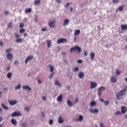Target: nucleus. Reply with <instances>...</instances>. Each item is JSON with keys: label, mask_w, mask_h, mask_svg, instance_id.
<instances>
[{"label": "nucleus", "mask_w": 127, "mask_h": 127, "mask_svg": "<svg viewBox=\"0 0 127 127\" xmlns=\"http://www.w3.org/2000/svg\"><path fill=\"white\" fill-rule=\"evenodd\" d=\"M12 75V73L11 72H8L7 74V78H8V79H10V78H11Z\"/></svg>", "instance_id": "nucleus-31"}, {"label": "nucleus", "mask_w": 127, "mask_h": 127, "mask_svg": "<svg viewBox=\"0 0 127 127\" xmlns=\"http://www.w3.org/2000/svg\"><path fill=\"white\" fill-rule=\"evenodd\" d=\"M62 99H63V95L61 94L57 98V101L58 102H62Z\"/></svg>", "instance_id": "nucleus-17"}, {"label": "nucleus", "mask_w": 127, "mask_h": 127, "mask_svg": "<svg viewBox=\"0 0 127 127\" xmlns=\"http://www.w3.org/2000/svg\"><path fill=\"white\" fill-rule=\"evenodd\" d=\"M12 51V49L11 48H9L8 49H6L5 50V53H10V52H11V51Z\"/></svg>", "instance_id": "nucleus-30"}, {"label": "nucleus", "mask_w": 127, "mask_h": 127, "mask_svg": "<svg viewBox=\"0 0 127 127\" xmlns=\"http://www.w3.org/2000/svg\"><path fill=\"white\" fill-rule=\"evenodd\" d=\"M116 73V75H117V76H119L121 74V71H120V70L119 69H117Z\"/></svg>", "instance_id": "nucleus-38"}, {"label": "nucleus", "mask_w": 127, "mask_h": 127, "mask_svg": "<svg viewBox=\"0 0 127 127\" xmlns=\"http://www.w3.org/2000/svg\"><path fill=\"white\" fill-rule=\"evenodd\" d=\"M35 22H37L38 21V19H37V16H36L35 18Z\"/></svg>", "instance_id": "nucleus-50"}, {"label": "nucleus", "mask_w": 127, "mask_h": 127, "mask_svg": "<svg viewBox=\"0 0 127 127\" xmlns=\"http://www.w3.org/2000/svg\"><path fill=\"white\" fill-rule=\"evenodd\" d=\"M55 85H56V86H59V87H61V84L60 83V82H59V80H56V81L55 82Z\"/></svg>", "instance_id": "nucleus-20"}, {"label": "nucleus", "mask_w": 127, "mask_h": 127, "mask_svg": "<svg viewBox=\"0 0 127 127\" xmlns=\"http://www.w3.org/2000/svg\"><path fill=\"white\" fill-rule=\"evenodd\" d=\"M20 88H21V86L20 85V84H19L15 88V90H19V89H20Z\"/></svg>", "instance_id": "nucleus-39"}, {"label": "nucleus", "mask_w": 127, "mask_h": 127, "mask_svg": "<svg viewBox=\"0 0 127 127\" xmlns=\"http://www.w3.org/2000/svg\"><path fill=\"white\" fill-rule=\"evenodd\" d=\"M89 111L90 113H92V114H97V113H99V110H98L97 109H93L92 108H90L89 109Z\"/></svg>", "instance_id": "nucleus-9"}, {"label": "nucleus", "mask_w": 127, "mask_h": 127, "mask_svg": "<svg viewBox=\"0 0 127 127\" xmlns=\"http://www.w3.org/2000/svg\"><path fill=\"white\" fill-rule=\"evenodd\" d=\"M69 22H70V21L68 19H65L64 20V22L63 23L64 26H66V25H68L69 24Z\"/></svg>", "instance_id": "nucleus-13"}, {"label": "nucleus", "mask_w": 127, "mask_h": 127, "mask_svg": "<svg viewBox=\"0 0 127 127\" xmlns=\"http://www.w3.org/2000/svg\"><path fill=\"white\" fill-rule=\"evenodd\" d=\"M52 124H53V120L52 119H51L50 120V121H49V124L52 125Z\"/></svg>", "instance_id": "nucleus-47"}, {"label": "nucleus", "mask_w": 127, "mask_h": 127, "mask_svg": "<svg viewBox=\"0 0 127 127\" xmlns=\"http://www.w3.org/2000/svg\"><path fill=\"white\" fill-rule=\"evenodd\" d=\"M58 122L59 124H63V123H64V121L63 120V119H62V117L60 116Z\"/></svg>", "instance_id": "nucleus-19"}, {"label": "nucleus", "mask_w": 127, "mask_h": 127, "mask_svg": "<svg viewBox=\"0 0 127 127\" xmlns=\"http://www.w3.org/2000/svg\"><path fill=\"white\" fill-rule=\"evenodd\" d=\"M90 105L91 107H94V106H96V105H97V103H96V102L95 101H92L91 102Z\"/></svg>", "instance_id": "nucleus-32"}, {"label": "nucleus", "mask_w": 127, "mask_h": 127, "mask_svg": "<svg viewBox=\"0 0 127 127\" xmlns=\"http://www.w3.org/2000/svg\"><path fill=\"white\" fill-rule=\"evenodd\" d=\"M100 101H101V102H105V100L102 98L100 99Z\"/></svg>", "instance_id": "nucleus-61"}, {"label": "nucleus", "mask_w": 127, "mask_h": 127, "mask_svg": "<svg viewBox=\"0 0 127 127\" xmlns=\"http://www.w3.org/2000/svg\"><path fill=\"white\" fill-rule=\"evenodd\" d=\"M121 29L122 30H127V25H121Z\"/></svg>", "instance_id": "nucleus-16"}, {"label": "nucleus", "mask_w": 127, "mask_h": 127, "mask_svg": "<svg viewBox=\"0 0 127 127\" xmlns=\"http://www.w3.org/2000/svg\"><path fill=\"white\" fill-rule=\"evenodd\" d=\"M23 89L24 90H28L29 91H31V88H30L28 85H25L23 86Z\"/></svg>", "instance_id": "nucleus-15"}, {"label": "nucleus", "mask_w": 127, "mask_h": 127, "mask_svg": "<svg viewBox=\"0 0 127 127\" xmlns=\"http://www.w3.org/2000/svg\"><path fill=\"white\" fill-rule=\"evenodd\" d=\"M111 81L112 83H117V78L115 76H112L111 77Z\"/></svg>", "instance_id": "nucleus-18"}, {"label": "nucleus", "mask_w": 127, "mask_h": 127, "mask_svg": "<svg viewBox=\"0 0 127 127\" xmlns=\"http://www.w3.org/2000/svg\"><path fill=\"white\" fill-rule=\"evenodd\" d=\"M11 116L12 117H19L21 116V113H20V112H15L12 114Z\"/></svg>", "instance_id": "nucleus-8"}, {"label": "nucleus", "mask_w": 127, "mask_h": 127, "mask_svg": "<svg viewBox=\"0 0 127 127\" xmlns=\"http://www.w3.org/2000/svg\"><path fill=\"white\" fill-rule=\"evenodd\" d=\"M104 105H105V106H108V105H109V101H105L104 103Z\"/></svg>", "instance_id": "nucleus-49"}, {"label": "nucleus", "mask_w": 127, "mask_h": 127, "mask_svg": "<svg viewBox=\"0 0 127 127\" xmlns=\"http://www.w3.org/2000/svg\"><path fill=\"white\" fill-rule=\"evenodd\" d=\"M47 30V28H42V31H46Z\"/></svg>", "instance_id": "nucleus-55"}, {"label": "nucleus", "mask_w": 127, "mask_h": 127, "mask_svg": "<svg viewBox=\"0 0 127 127\" xmlns=\"http://www.w3.org/2000/svg\"><path fill=\"white\" fill-rule=\"evenodd\" d=\"M67 41V39L65 38L60 39L57 41L58 44H60V43H64Z\"/></svg>", "instance_id": "nucleus-5"}, {"label": "nucleus", "mask_w": 127, "mask_h": 127, "mask_svg": "<svg viewBox=\"0 0 127 127\" xmlns=\"http://www.w3.org/2000/svg\"><path fill=\"white\" fill-rule=\"evenodd\" d=\"M32 59H33V56H28L25 60V63L27 64L28 61H30Z\"/></svg>", "instance_id": "nucleus-10"}, {"label": "nucleus", "mask_w": 127, "mask_h": 127, "mask_svg": "<svg viewBox=\"0 0 127 127\" xmlns=\"http://www.w3.org/2000/svg\"><path fill=\"white\" fill-rule=\"evenodd\" d=\"M30 110V108H29V107H25V111H27V112H28Z\"/></svg>", "instance_id": "nucleus-43"}, {"label": "nucleus", "mask_w": 127, "mask_h": 127, "mask_svg": "<svg viewBox=\"0 0 127 127\" xmlns=\"http://www.w3.org/2000/svg\"><path fill=\"white\" fill-rule=\"evenodd\" d=\"M49 67H50V71L51 72H53L54 71V67H53V66L51 64L49 65Z\"/></svg>", "instance_id": "nucleus-28"}, {"label": "nucleus", "mask_w": 127, "mask_h": 127, "mask_svg": "<svg viewBox=\"0 0 127 127\" xmlns=\"http://www.w3.org/2000/svg\"><path fill=\"white\" fill-rule=\"evenodd\" d=\"M22 127H26V124L25 123H22L21 124Z\"/></svg>", "instance_id": "nucleus-53"}, {"label": "nucleus", "mask_w": 127, "mask_h": 127, "mask_svg": "<svg viewBox=\"0 0 127 127\" xmlns=\"http://www.w3.org/2000/svg\"><path fill=\"white\" fill-rule=\"evenodd\" d=\"M90 84H91V87H90L91 89H95V88H96V87L98 86V84H97V83L94 82L93 81H91Z\"/></svg>", "instance_id": "nucleus-6"}, {"label": "nucleus", "mask_w": 127, "mask_h": 127, "mask_svg": "<svg viewBox=\"0 0 127 127\" xmlns=\"http://www.w3.org/2000/svg\"><path fill=\"white\" fill-rule=\"evenodd\" d=\"M83 119H84V117H83V116L80 115L78 119V121H79V122H82Z\"/></svg>", "instance_id": "nucleus-27"}, {"label": "nucleus", "mask_w": 127, "mask_h": 127, "mask_svg": "<svg viewBox=\"0 0 127 127\" xmlns=\"http://www.w3.org/2000/svg\"><path fill=\"white\" fill-rule=\"evenodd\" d=\"M49 25L52 27V28H54V27H55V20L49 22Z\"/></svg>", "instance_id": "nucleus-7"}, {"label": "nucleus", "mask_w": 127, "mask_h": 127, "mask_svg": "<svg viewBox=\"0 0 127 127\" xmlns=\"http://www.w3.org/2000/svg\"><path fill=\"white\" fill-rule=\"evenodd\" d=\"M73 72H77V71H79V68L77 67H75L74 68L72 69Z\"/></svg>", "instance_id": "nucleus-36"}, {"label": "nucleus", "mask_w": 127, "mask_h": 127, "mask_svg": "<svg viewBox=\"0 0 127 127\" xmlns=\"http://www.w3.org/2000/svg\"><path fill=\"white\" fill-rule=\"evenodd\" d=\"M78 101H79V100L78 99V98H77L76 99L75 103L76 104V103H77V102H78Z\"/></svg>", "instance_id": "nucleus-63"}, {"label": "nucleus", "mask_w": 127, "mask_h": 127, "mask_svg": "<svg viewBox=\"0 0 127 127\" xmlns=\"http://www.w3.org/2000/svg\"><path fill=\"white\" fill-rule=\"evenodd\" d=\"M113 2H115V3H118L119 2V0H113Z\"/></svg>", "instance_id": "nucleus-51"}, {"label": "nucleus", "mask_w": 127, "mask_h": 127, "mask_svg": "<svg viewBox=\"0 0 127 127\" xmlns=\"http://www.w3.org/2000/svg\"><path fill=\"white\" fill-rule=\"evenodd\" d=\"M77 63L79 64H81V63H83V61H82V60H78L77 61Z\"/></svg>", "instance_id": "nucleus-44"}, {"label": "nucleus", "mask_w": 127, "mask_h": 127, "mask_svg": "<svg viewBox=\"0 0 127 127\" xmlns=\"http://www.w3.org/2000/svg\"><path fill=\"white\" fill-rule=\"evenodd\" d=\"M1 106L4 108L5 110H8V107H6L5 105H4V104L2 103Z\"/></svg>", "instance_id": "nucleus-35"}, {"label": "nucleus", "mask_w": 127, "mask_h": 127, "mask_svg": "<svg viewBox=\"0 0 127 127\" xmlns=\"http://www.w3.org/2000/svg\"><path fill=\"white\" fill-rule=\"evenodd\" d=\"M53 75H54V72H52L50 75V79L53 78Z\"/></svg>", "instance_id": "nucleus-41"}, {"label": "nucleus", "mask_w": 127, "mask_h": 127, "mask_svg": "<svg viewBox=\"0 0 127 127\" xmlns=\"http://www.w3.org/2000/svg\"><path fill=\"white\" fill-rule=\"evenodd\" d=\"M15 36L16 37V38H19L20 37V36L18 34H15Z\"/></svg>", "instance_id": "nucleus-46"}, {"label": "nucleus", "mask_w": 127, "mask_h": 127, "mask_svg": "<svg viewBox=\"0 0 127 127\" xmlns=\"http://www.w3.org/2000/svg\"><path fill=\"white\" fill-rule=\"evenodd\" d=\"M24 27V24L22 23H20V28H23Z\"/></svg>", "instance_id": "nucleus-40"}, {"label": "nucleus", "mask_w": 127, "mask_h": 127, "mask_svg": "<svg viewBox=\"0 0 127 127\" xmlns=\"http://www.w3.org/2000/svg\"><path fill=\"white\" fill-rule=\"evenodd\" d=\"M69 5H70V3L68 2L66 5L65 7H68Z\"/></svg>", "instance_id": "nucleus-58"}, {"label": "nucleus", "mask_w": 127, "mask_h": 127, "mask_svg": "<svg viewBox=\"0 0 127 127\" xmlns=\"http://www.w3.org/2000/svg\"><path fill=\"white\" fill-rule=\"evenodd\" d=\"M67 104L68 107H72L73 106V103L70 100H67Z\"/></svg>", "instance_id": "nucleus-21"}, {"label": "nucleus", "mask_w": 127, "mask_h": 127, "mask_svg": "<svg viewBox=\"0 0 127 127\" xmlns=\"http://www.w3.org/2000/svg\"><path fill=\"white\" fill-rule=\"evenodd\" d=\"M117 10H119L120 11H122V10H124V6H120L119 9H117Z\"/></svg>", "instance_id": "nucleus-34"}, {"label": "nucleus", "mask_w": 127, "mask_h": 127, "mask_svg": "<svg viewBox=\"0 0 127 127\" xmlns=\"http://www.w3.org/2000/svg\"><path fill=\"white\" fill-rule=\"evenodd\" d=\"M47 43L48 48H50V46H51V41L50 40H48L47 41Z\"/></svg>", "instance_id": "nucleus-26"}, {"label": "nucleus", "mask_w": 127, "mask_h": 127, "mask_svg": "<svg viewBox=\"0 0 127 127\" xmlns=\"http://www.w3.org/2000/svg\"><path fill=\"white\" fill-rule=\"evenodd\" d=\"M127 93V88H124L123 90L120 91L116 93L117 100H121L120 97L124 96Z\"/></svg>", "instance_id": "nucleus-1"}, {"label": "nucleus", "mask_w": 127, "mask_h": 127, "mask_svg": "<svg viewBox=\"0 0 127 127\" xmlns=\"http://www.w3.org/2000/svg\"><path fill=\"white\" fill-rule=\"evenodd\" d=\"M80 34V30H75L74 35H79Z\"/></svg>", "instance_id": "nucleus-24"}, {"label": "nucleus", "mask_w": 127, "mask_h": 127, "mask_svg": "<svg viewBox=\"0 0 127 127\" xmlns=\"http://www.w3.org/2000/svg\"><path fill=\"white\" fill-rule=\"evenodd\" d=\"M6 57L8 60H10V61H12V59L13 58V55L11 53H8L6 55Z\"/></svg>", "instance_id": "nucleus-4"}, {"label": "nucleus", "mask_w": 127, "mask_h": 127, "mask_svg": "<svg viewBox=\"0 0 127 127\" xmlns=\"http://www.w3.org/2000/svg\"><path fill=\"white\" fill-rule=\"evenodd\" d=\"M10 70V66H9L7 68V71H9Z\"/></svg>", "instance_id": "nucleus-62"}, {"label": "nucleus", "mask_w": 127, "mask_h": 127, "mask_svg": "<svg viewBox=\"0 0 127 127\" xmlns=\"http://www.w3.org/2000/svg\"><path fill=\"white\" fill-rule=\"evenodd\" d=\"M56 1L58 3H60L61 2V0H56Z\"/></svg>", "instance_id": "nucleus-59"}, {"label": "nucleus", "mask_w": 127, "mask_h": 127, "mask_svg": "<svg viewBox=\"0 0 127 127\" xmlns=\"http://www.w3.org/2000/svg\"><path fill=\"white\" fill-rule=\"evenodd\" d=\"M42 99H43V100H44V101H46V100H47V98L45 96H43Z\"/></svg>", "instance_id": "nucleus-54"}, {"label": "nucleus", "mask_w": 127, "mask_h": 127, "mask_svg": "<svg viewBox=\"0 0 127 127\" xmlns=\"http://www.w3.org/2000/svg\"><path fill=\"white\" fill-rule=\"evenodd\" d=\"M9 104L11 106H14V105H16V104H17V101H16V100H14V101L9 100Z\"/></svg>", "instance_id": "nucleus-11"}, {"label": "nucleus", "mask_w": 127, "mask_h": 127, "mask_svg": "<svg viewBox=\"0 0 127 127\" xmlns=\"http://www.w3.org/2000/svg\"><path fill=\"white\" fill-rule=\"evenodd\" d=\"M73 41L74 42H77V38L74 37V39H73Z\"/></svg>", "instance_id": "nucleus-56"}, {"label": "nucleus", "mask_w": 127, "mask_h": 127, "mask_svg": "<svg viewBox=\"0 0 127 127\" xmlns=\"http://www.w3.org/2000/svg\"><path fill=\"white\" fill-rule=\"evenodd\" d=\"M12 25V23L11 22H9V23L8 24V27H11Z\"/></svg>", "instance_id": "nucleus-45"}, {"label": "nucleus", "mask_w": 127, "mask_h": 127, "mask_svg": "<svg viewBox=\"0 0 127 127\" xmlns=\"http://www.w3.org/2000/svg\"><path fill=\"white\" fill-rule=\"evenodd\" d=\"M84 55H85V56H87L88 55V52L85 51L84 52Z\"/></svg>", "instance_id": "nucleus-57"}, {"label": "nucleus", "mask_w": 127, "mask_h": 127, "mask_svg": "<svg viewBox=\"0 0 127 127\" xmlns=\"http://www.w3.org/2000/svg\"><path fill=\"white\" fill-rule=\"evenodd\" d=\"M78 76H79V78H80V79H82V78H83L84 76H85V74L83 72H79V73L78 74Z\"/></svg>", "instance_id": "nucleus-14"}, {"label": "nucleus", "mask_w": 127, "mask_h": 127, "mask_svg": "<svg viewBox=\"0 0 127 127\" xmlns=\"http://www.w3.org/2000/svg\"><path fill=\"white\" fill-rule=\"evenodd\" d=\"M72 51H77V53H80L82 51V49L80 47L76 46L71 48L70 52H72Z\"/></svg>", "instance_id": "nucleus-2"}, {"label": "nucleus", "mask_w": 127, "mask_h": 127, "mask_svg": "<svg viewBox=\"0 0 127 127\" xmlns=\"http://www.w3.org/2000/svg\"><path fill=\"white\" fill-rule=\"evenodd\" d=\"M42 115L43 117H45V114L44 113V112H42Z\"/></svg>", "instance_id": "nucleus-60"}, {"label": "nucleus", "mask_w": 127, "mask_h": 127, "mask_svg": "<svg viewBox=\"0 0 127 127\" xmlns=\"http://www.w3.org/2000/svg\"><path fill=\"white\" fill-rule=\"evenodd\" d=\"M34 3L36 5H37L38 4H39V3H40V0H35L34 1Z\"/></svg>", "instance_id": "nucleus-33"}, {"label": "nucleus", "mask_w": 127, "mask_h": 127, "mask_svg": "<svg viewBox=\"0 0 127 127\" xmlns=\"http://www.w3.org/2000/svg\"><path fill=\"white\" fill-rule=\"evenodd\" d=\"M25 31H26L25 29H22L19 30L20 33H24Z\"/></svg>", "instance_id": "nucleus-37"}, {"label": "nucleus", "mask_w": 127, "mask_h": 127, "mask_svg": "<svg viewBox=\"0 0 127 127\" xmlns=\"http://www.w3.org/2000/svg\"><path fill=\"white\" fill-rule=\"evenodd\" d=\"M11 122L12 124V125H13V126H16L17 122L16 120H15V119H12L11 120Z\"/></svg>", "instance_id": "nucleus-23"}, {"label": "nucleus", "mask_w": 127, "mask_h": 127, "mask_svg": "<svg viewBox=\"0 0 127 127\" xmlns=\"http://www.w3.org/2000/svg\"><path fill=\"white\" fill-rule=\"evenodd\" d=\"M105 91V87L102 86L99 87L98 91V95L100 97L101 95H102V92Z\"/></svg>", "instance_id": "nucleus-3"}, {"label": "nucleus", "mask_w": 127, "mask_h": 127, "mask_svg": "<svg viewBox=\"0 0 127 127\" xmlns=\"http://www.w3.org/2000/svg\"><path fill=\"white\" fill-rule=\"evenodd\" d=\"M32 10L31 9V8H27L25 9V12H26L27 13H29L31 12Z\"/></svg>", "instance_id": "nucleus-29"}, {"label": "nucleus", "mask_w": 127, "mask_h": 127, "mask_svg": "<svg viewBox=\"0 0 127 127\" xmlns=\"http://www.w3.org/2000/svg\"><path fill=\"white\" fill-rule=\"evenodd\" d=\"M14 64L15 65H17V64H19V62H18V61H15Z\"/></svg>", "instance_id": "nucleus-48"}, {"label": "nucleus", "mask_w": 127, "mask_h": 127, "mask_svg": "<svg viewBox=\"0 0 127 127\" xmlns=\"http://www.w3.org/2000/svg\"><path fill=\"white\" fill-rule=\"evenodd\" d=\"M41 83H42L41 80H39L38 81V83H39V84H41Z\"/></svg>", "instance_id": "nucleus-64"}, {"label": "nucleus", "mask_w": 127, "mask_h": 127, "mask_svg": "<svg viewBox=\"0 0 127 127\" xmlns=\"http://www.w3.org/2000/svg\"><path fill=\"white\" fill-rule=\"evenodd\" d=\"M127 108L125 106H122L121 108V111L122 114H126L127 112Z\"/></svg>", "instance_id": "nucleus-12"}, {"label": "nucleus", "mask_w": 127, "mask_h": 127, "mask_svg": "<svg viewBox=\"0 0 127 127\" xmlns=\"http://www.w3.org/2000/svg\"><path fill=\"white\" fill-rule=\"evenodd\" d=\"M16 42L17 43H19L20 42H21L22 43V42H23V39H16Z\"/></svg>", "instance_id": "nucleus-22"}, {"label": "nucleus", "mask_w": 127, "mask_h": 127, "mask_svg": "<svg viewBox=\"0 0 127 127\" xmlns=\"http://www.w3.org/2000/svg\"><path fill=\"white\" fill-rule=\"evenodd\" d=\"M0 46L1 47H2L3 46V44L2 43V41H0Z\"/></svg>", "instance_id": "nucleus-52"}, {"label": "nucleus", "mask_w": 127, "mask_h": 127, "mask_svg": "<svg viewBox=\"0 0 127 127\" xmlns=\"http://www.w3.org/2000/svg\"><path fill=\"white\" fill-rule=\"evenodd\" d=\"M90 58H91V60H93L94 59V58H95V53H91L90 54Z\"/></svg>", "instance_id": "nucleus-25"}, {"label": "nucleus", "mask_w": 127, "mask_h": 127, "mask_svg": "<svg viewBox=\"0 0 127 127\" xmlns=\"http://www.w3.org/2000/svg\"><path fill=\"white\" fill-rule=\"evenodd\" d=\"M121 114V111H118L116 112L115 115L116 116H119V115Z\"/></svg>", "instance_id": "nucleus-42"}]
</instances>
